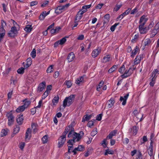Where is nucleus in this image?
Returning a JSON list of instances; mask_svg holds the SVG:
<instances>
[{
    "mask_svg": "<svg viewBox=\"0 0 159 159\" xmlns=\"http://www.w3.org/2000/svg\"><path fill=\"white\" fill-rule=\"evenodd\" d=\"M70 127H66L65 131L63 133L62 136H61L59 139V142H58V147L60 148L62 147L64 143H65L66 140V135Z\"/></svg>",
    "mask_w": 159,
    "mask_h": 159,
    "instance_id": "f257e3e1",
    "label": "nucleus"
},
{
    "mask_svg": "<svg viewBox=\"0 0 159 159\" xmlns=\"http://www.w3.org/2000/svg\"><path fill=\"white\" fill-rule=\"evenodd\" d=\"M75 98V95H71L68 97H66L63 102V107L65 108L66 106H69L72 103Z\"/></svg>",
    "mask_w": 159,
    "mask_h": 159,
    "instance_id": "f03ea898",
    "label": "nucleus"
},
{
    "mask_svg": "<svg viewBox=\"0 0 159 159\" xmlns=\"http://www.w3.org/2000/svg\"><path fill=\"white\" fill-rule=\"evenodd\" d=\"M75 98V95H71L68 97H66L63 102V107L65 108L66 106H69L72 103Z\"/></svg>",
    "mask_w": 159,
    "mask_h": 159,
    "instance_id": "7ed1b4c3",
    "label": "nucleus"
},
{
    "mask_svg": "<svg viewBox=\"0 0 159 159\" xmlns=\"http://www.w3.org/2000/svg\"><path fill=\"white\" fill-rule=\"evenodd\" d=\"M136 68V66H134L133 64L132 66L130 67L128 70L125 71L124 73L121 75L122 78H126L129 76L132 73L133 71Z\"/></svg>",
    "mask_w": 159,
    "mask_h": 159,
    "instance_id": "20e7f679",
    "label": "nucleus"
},
{
    "mask_svg": "<svg viewBox=\"0 0 159 159\" xmlns=\"http://www.w3.org/2000/svg\"><path fill=\"white\" fill-rule=\"evenodd\" d=\"M144 55L143 54H140L139 55L137 56L134 59V61L133 63L134 66L140 63L141 60L144 57Z\"/></svg>",
    "mask_w": 159,
    "mask_h": 159,
    "instance_id": "39448f33",
    "label": "nucleus"
},
{
    "mask_svg": "<svg viewBox=\"0 0 159 159\" xmlns=\"http://www.w3.org/2000/svg\"><path fill=\"white\" fill-rule=\"evenodd\" d=\"M7 116L8 120V125L10 126L12 125L14 121V117L11 112L7 114Z\"/></svg>",
    "mask_w": 159,
    "mask_h": 159,
    "instance_id": "423d86ee",
    "label": "nucleus"
},
{
    "mask_svg": "<svg viewBox=\"0 0 159 159\" xmlns=\"http://www.w3.org/2000/svg\"><path fill=\"white\" fill-rule=\"evenodd\" d=\"M18 31L15 26H13L11 28V30L8 33L9 36L14 37L17 35L18 34Z\"/></svg>",
    "mask_w": 159,
    "mask_h": 159,
    "instance_id": "0eeeda50",
    "label": "nucleus"
},
{
    "mask_svg": "<svg viewBox=\"0 0 159 159\" xmlns=\"http://www.w3.org/2000/svg\"><path fill=\"white\" fill-rule=\"evenodd\" d=\"M80 134H82V135L84 134L83 132L81 131L80 132V134L75 133V134L74 136H73V139H71V140H73V142L75 143V142L78 141L81 138L82 136L80 135Z\"/></svg>",
    "mask_w": 159,
    "mask_h": 159,
    "instance_id": "6e6552de",
    "label": "nucleus"
},
{
    "mask_svg": "<svg viewBox=\"0 0 159 159\" xmlns=\"http://www.w3.org/2000/svg\"><path fill=\"white\" fill-rule=\"evenodd\" d=\"M139 32L142 34H146L148 31L147 27H145L144 25H139Z\"/></svg>",
    "mask_w": 159,
    "mask_h": 159,
    "instance_id": "1a4fd4ad",
    "label": "nucleus"
},
{
    "mask_svg": "<svg viewBox=\"0 0 159 159\" xmlns=\"http://www.w3.org/2000/svg\"><path fill=\"white\" fill-rule=\"evenodd\" d=\"M6 25V22L3 20H1V25L0 28V35H5V31L4 27Z\"/></svg>",
    "mask_w": 159,
    "mask_h": 159,
    "instance_id": "9d476101",
    "label": "nucleus"
},
{
    "mask_svg": "<svg viewBox=\"0 0 159 159\" xmlns=\"http://www.w3.org/2000/svg\"><path fill=\"white\" fill-rule=\"evenodd\" d=\"M148 18L145 15L142 16L140 18L139 21V25H144L148 20Z\"/></svg>",
    "mask_w": 159,
    "mask_h": 159,
    "instance_id": "9b49d317",
    "label": "nucleus"
},
{
    "mask_svg": "<svg viewBox=\"0 0 159 159\" xmlns=\"http://www.w3.org/2000/svg\"><path fill=\"white\" fill-rule=\"evenodd\" d=\"M140 49L137 46L135 47L134 49L132 50L131 53L130 57H131L134 58L135 56L139 52Z\"/></svg>",
    "mask_w": 159,
    "mask_h": 159,
    "instance_id": "f8f14e48",
    "label": "nucleus"
},
{
    "mask_svg": "<svg viewBox=\"0 0 159 159\" xmlns=\"http://www.w3.org/2000/svg\"><path fill=\"white\" fill-rule=\"evenodd\" d=\"M46 83L45 82H43L40 84L38 88V92H40L42 91L44 89Z\"/></svg>",
    "mask_w": 159,
    "mask_h": 159,
    "instance_id": "ddd939ff",
    "label": "nucleus"
},
{
    "mask_svg": "<svg viewBox=\"0 0 159 159\" xmlns=\"http://www.w3.org/2000/svg\"><path fill=\"white\" fill-rule=\"evenodd\" d=\"M66 41L65 37L62 38L61 40L57 41L54 44V46L57 47L59 45H62Z\"/></svg>",
    "mask_w": 159,
    "mask_h": 159,
    "instance_id": "4468645a",
    "label": "nucleus"
},
{
    "mask_svg": "<svg viewBox=\"0 0 159 159\" xmlns=\"http://www.w3.org/2000/svg\"><path fill=\"white\" fill-rule=\"evenodd\" d=\"M83 15L82 12H81L80 11L78 12L75 18V23H78L80 21L82 18Z\"/></svg>",
    "mask_w": 159,
    "mask_h": 159,
    "instance_id": "2eb2a0df",
    "label": "nucleus"
},
{
    "mask_svg": "<svg viewBox=\"0 0 159 159\" xmlns=\"http://www.w3.org/2000/svg\"><path fill=\"white\" fill-rule=\"evenodd\" d=\"M129 96V94L128 93L125 95L124 97L121 96L120 98V100L121 101H123L122 104L123 105H125L126 103V100Z\"/></svg>",
    "mask_w": 159,
    "mask_h": 159,
    "instance_id": "dca6fc26",
    "label": "nucleus"
},
{
    "mask_svg": "<svg viewBox=\"0 0 159 159\" xmlns=\"http://www.w3.org/2000/svg\"><path fill=\"white\" fill-rule=\"evenodd\" d=\"M84 147L81 145H80L76 148H75L73 151L72 152L74 153V154L75 155L76 153V152L78 151H82L83 150Z\"/></svg>",
    "mask_w": 159,
    "mask_h": 159,
    "instance_id": "f3484780",
    "label": "nucleus"
},
{
    "mask_svg": "<svg viewBox=\"0 0 159 159\" xmlns=\"http://www.w3.org/2000/svg\"><path fill=\"white\" fill-rule=\"evenodd\" d=\"M100 52L101 49L100 48L95 49L93 51L92 53V55L93 57L95 58L98 55Z\"/></svg>",
    "mask_w": 159,
    "mask_h": 159,
    "instance_id": "a211bd4d",
    "label": "nucleus"
},
{
    "mask_svg": "<svg viewBox=\"0 0 159 159\" xmlns=\"http://www.w3.org/2000/svg\"><path fill=\"white\" fill-rule=\"evenodd\" d=\"M91 6V4L84 6L82 7V9L79 11L81 12H82V14L86 12L87 11V9L89 8Z\"/></svg>",
    "mask_w": 159,
    "mask_h": 159,
    "instance_id": "6ab92c4d",
    "label": "nucleus"
},
{
    "mask_svg": "<svg viewBox=\"0 0 159 159\" xmlns=\"http://www.w3.org/2000/svg\"><path fill=\"white\" fill-rule=\"evenodd\" d=\"M75 58V56L72 52H70L68 56L67 59L68 62H71L73 61Z\"/></svg>",
    "mask_w": 159,
    "mask_h": 159,
    "instance_id": "aec40b11",
    "label": "nucleus"
},
{
    "mask_svg": "<svg viewBox=\"0 0 159 159\" xmlns=\"http://www.w3.org/2000/svg\"><path fill=\"white\" fill-rule=\"evenodd\" d=\"M111 59L110 55H106L103 57L102 61L104 63H106L110 61Z\"/></svg>",
    "mask_w": 159,
    "mask_h": 159,
    "instance_id": "412c9836",
    "label": "nucleus"
},
{
    "mask_svg": "<svg viewBox=\"0 0 159 159\" xmlns=\"http://www.w3.org/2000/svg\"><path fill=\"white\" fill-rule=\"evenodd\" d=\"M31 129L28 128L25 133V139L26 140H29L31 137Z\"/></svg>",
    "mask_w": 159,
    "mask_h": 159,
    "instance_id": "4be33fe9",
    "label": "nucleus"
},
{
    "mask_svg": "<svg viewBox=\"0 0 159 159\" xmlns=\"http://www.w3.org/2000/svg\"><path fill=\"white\" fill-rule=\"evenodd\" d=\"M117 130H115L111 132L106 138L107 139H111L112 137L115 136L117 133Z\"/></svg>",
    "mask_w": 159,
    "mask_h": 159,
    "instance_id": "5701e85b",
    "label": "nucleus"
},
{
    "mask_svg": "<svg viewBox=\"0 0 159 159\" xmlns=\"http://www.w3.org/2000/svg\"><path fill=\"white\" fill-rule=\"evenodd\" d=\"M115 103V101L114 98H111V99L109 100L108 101V108H110L112 107Z\"/></svg>",
    "mask_w": 159,
    "mask_h": 159,
    "instance_id": "b1692460",
    "label": "nucleus"
},
{
    "mask_svg": "<svg viewBox=\"0 0 159 159\" xmlns=\"http://www.w3.org/2000/svg\"><path fill=\"white\" fill-rule=\"evenodd\" d=\"M32 60L30 57L28 58L26 60V64L24 66V67L27 68L30 66L32 64Z\"/></svg>",
    "mask_w": 159,
    "mask_h": 159,
    "instance_id": "393cba45",
    "label": "nucleus"
},
{
    "mask_svg": "<svg viewBox=\"0 0 159 159\" xmlns=\"http://www.w3.org/2000/svg\"><path fill=\"white\" fill-rule=\"evenodd\" d=\"M17 83V79L12 76L10 79V84L13 87H15Z\"/></svg>",
    "mask_w": 159,
    "mask_h": 159,
    "instance_id": "a878e982",
    "label": "nucleus"
},
{
    "mask_svg": "<svg viewBox=\"0 0 159 159\" xmlns=\"http://www.w3.org/2000/svg\"><path fill=\"white\" fill-rule=\"evenodd\" d=\"M84 82V78L83 76H81L78 78L75 81V83L78 84H82Z\"/></svg>",
    "mask_w": 159,
    "mask_h": 159,
    "instance_id": "bb28decb",
    "label": "nucleus"
},
{
    "mask_svg": "<svg viewBox=\"0 0 159 159\" xmlns=\"http://www.w3.org/2000/svg\"><path fill=\"white\" fill-rule=\"evenodd\" d=\"M23 117L22 115H20L17 117L16 121L19 125L21 124L23 122Z\"/></svg>",
    "mask_w": 159,
    "mask_h": 159,
    "instance_id": "cd10ccee",
    "label": "nucleus"
},
{
    "mask_svg": "<svg viewBox=\"0 0 159 159\" xmlns=\"http://www.w3.org/2000/svg\"><path fill=\"white\" fill-rule=\"evenodd\" d=\"M59 96L57 95L55 96L52 100V103L54 105H56L58 102L59 100Z\"/></svg>",
    "mask_w": 159,
    "mask_h": 159,
    "instance_id": "c85d7f7f",
    "label": "nucleus"
},
{
    "mask_svg": "<svg viewBox=\"0 0 159 159\" xmlns=\"http://www.w3.org/2000/svg\"><path fill=\"white\" fill-rule=\"evenodd\" d=\"M23 102H24V104L23 105L25 108H27L31 104V101L26 99L23 100Z\"/></svg>",
    "mask_w": 159,
    "mask_h": 159,
    "instance_id": "c756f323",
    "label": "nucleus"
},
{
    "mask_svg": "<svg viewBox=\"0 0 159 159\" xmlns=\"http://www.w3.org/2000/svg\"><path fill=\"white\" fill-rule=\"evenodd\" d=\"M148 153L150 156H153V147L152 145H150L148 149Z\"/></svg>",
    "mask_w": 159,
    "mask_h": 159,
    "instance_id": "7c9ffc66",
    "label": "nucleus"
},
{
    "mask_svg": "<svg viewBox=\"0 0 159 159\" xmlns=\"http://www.w3.org/2000/svg\"><path fill=\"white\" fill-rule=\"evenodd\" d=\"M32 28L31 25H27L24 28V30L27 32L29 33L32 30Z\"/></svg>",
    "mask_w": 159,
    "mask_h": 159,
    "instance_id": "2f4dec72",
    "label": "nucleus"
},
{
    "mask_svg": "<svg viewBox=\"0 0 159 159\" xmlns=\"http://www.w3.org/2000/svg\"><path fill=\"white\" fill-rule=\"evenodd\" d=\"M104 84V82L103 80L101 81L99 84L97 85L96 88V90L98 91H100L101 88L103 86Z\"/></svg>",
    "mask_w": 159,
    "mask_h": 159,
    "instance_id": "473e14b6",
    "label": "nucleus"
},
{
    "mask_svg": "<svg viewBox=\"0 0 159 159\" xmlns=\"http://www.w3.org/2000/svg\"><path fill=\"white\" fill-rule=\"evenodd\" d=\"M92 117V115H85L84 116L82 119V122H84L90 120Z\"/></svg>",
    "mask_w": 159,
    "mask_h": 159,
    "instance_id": "72a5a7b5",
    "label": "nucleus"
},
{
    "mask_svg": "<svg viewBox=\"0 0 159 159\" xmlns=\"http://www.w3.org/2000/svg\"><path fill=\"white\" fill-rule=\"evenodd\" d=\"M46 16V11H44L42 12V13L40 14L39 17V19L40 20H43Z\"/></svg>",
    "mask_w": 159,
    "mask_h": 159,
    "instance_id": "f704fd0d",
    "label": "nucleus"
},
{
    "mask_svg": "<svg viewBox=\"0 0 159 159\" xmlns=\"http://www.w3.org/2000/svg\"><path fill=\"white\" fill-rule=\"evenodd\" d=\"M8 129H2L1 133L0 135L1 137H3L6 135L7 134Z\"/></svg>",
    "mask_w": 159,
    "mask_h": 159,
    "instance_id": "c9c22d12",
    "label": "nucleus"
},
{
    "mask_svg": "<svg viewBox=\"0 0 159 159\" xmlns=\"http://www.w3.org/2000/svg\"><path fill=\"white\" fill-rule=\"evenodd\" d=\"M143 115L142 114L138 113L137 115H136V118H137V120L140 121L142 120L144 118H143Z\"/></svg>",
    "mask_w": 159,
    "mask_h": 159,
    "instance_id": "e433bc0d",
    "label": "nucleus"
},
{
    "mask_svg": "<svg viewBox=\"0 0 159 159\" xmlns=\"http://www.w3.org/2000/svg\"><path fill=\"white\" fill-rule=\"evenodd\" d=\"M25 108L23 106H20L19 107H18L16 110V111L17 112H20L24 111Z\"/></svg>",
    "mask_w": 159,
    "mask_h": 159,
    "instance_id": "4c0bfd02",
    "label": "nucleus"
},
{
    "mask_svg": "<svg viewBox=\"0 0 159 159\" xmlns=\"http://www.w3.org/2000/svg\"><path fill=\"white\" fill-rule=\"evenodd\" d=\"M64 84H65L67 88H70L72 86L71 82L70 80H66L64 83Z\"/></svg>",
    "mask_w": 159,
    "mask_h": 159,
    "instance_id": "58836bf2",
    "label": "nucleus"
},
{
    "mask_svg": "<svg viewBox=\"0 0 159 159\" xmlns=\"http://www.w3.org/2000/svg\"><path fill=\"white\" fill-rule=\"evenodd\" d=\"M118 68L117 65H114L112 66L108 70V72L110 73H111L114 71Z\"/></svg>",
    "mask_w": 159,
    "mask_h": 159,
    "instance_id": "ea45409f",
    "label": "nucleus"
},
{
    "mask_svg": "<svg viewBox=\"0 0 159 159\" xmlns=\"http://www.w3.org/2000/svg\"><path fill=\"white\" fill-rule=\"evenodd\" d=\"M158 31L154 29L151 30V37H153L157 33Z\"/></svg>",
    "mask_w": 159,
    "mask_h": 159,
    "instance_id": "a19ab883",
    "label": "nucleus"
},
{
    "mask_svg": "<svg viewBox=\"0 0 159 159\" xmlns=\"http://www.w3.org/2000/svg\"><path fill=\"white\" fill-rule=\"evenodd\" d=\"M67 143H68L67 145L68 147V148H69L70 149L72 148H73V144L74 143V142H73V140H70L68 141Z\"/></svg>",
    "mask_w": 159,
    "mask_h": 159,
    "instance_id": "79ce46f5",
    "label": "nucleus"
},
{
    "mask_svg": "<svg viewBox=\"0 0 159 159\" xmlns=\"http://www.w3.org/2000/svg\"><path fill=\"white\" fill-rule=\"evenodd\" d=\"M151 43V40L149 39H145L144 41V45L145 46H148Z\"/></svg>",
    "mask_w": 159,
    "mask_h": 159,
    "instance_id": "37998d69",
    "label": "nucleus"
},
{
    "mask_svg": "<svg viewBox=\"0 0 159 159\" xmlns=\"http://www.w3.org/2000/svg\"><path fill=\"white\" fill-rule=\"evenodd\" d=\"M157 73L159 74V65L158 66L157 69H155L152 73V76L155 77Z\"/></svg>",
    "mask_w": 159,
    "mask_h": 159,
    "instance_id": "c03bdc74",
    "label": "nucleus"
},
{
    "mask_svg": "<svg viewBox=\"0 0 159 159\" xmlns=\"http://www.w3.org/2000/svg\"><path fill=\"white\" fill-rule=\"evenodd\" d=\"M122 6V4L121 3H120L119 4H117L115 7L114 8V11H117Z\"/></svg>",
    "mask_w": 159,
    "mask_h": 159,
    "instance_id": "a18cd8bd",
    "label": "nucleus"
},
{
    "mask_svg": "<svg viewBox=\"0 0 159 159\" xmlns=\"http://www.w3.org/2000/svg\"><path fill=\"white\" fill-rule=\"evenodd\" d=\"M48 140V136L47 135L44 136L42 139V141L44 144L46 143Z\"/></svg>",
    "mask_w": 159,
    "mask_h": 159,
    "instance_id": "49530a36",
    "label": "nucleus"
},
{
    "mask_svg": "<svg viewBox=\"0 0 159 159\" xmlns=\"http://www.w3.org/2000/svg\"><path fill=\"white\" fill-rule=\"evenodd\" d=\"M98 133V130L97 128L93 129L91 133V135L92 136H94Z\"/></svg>",
    "mask_w": 159,
    "mask_h": 159,
    "instance_id": "de8ad7c7",
    "label": "nucleus"
},
{
    "mask_svg": "<svg viewBox=\"0 0 159 159\" xmlns=\"http://www.w3.org/2000/svg\"><path fill=\"white\" fill-rule=\"evenodd\" d=\"M114 153V152L112 150H110L109 149H107L105 150V155H107L108 154H113Z\"/></svg>",
    "mask_w": 159,
    "mask_h": 159,
    "instance_id": "09e8293b",
    "label": "nucleus"
},
{
    "mask_svg": "<svg viewBox=\"0 0 159 159\" xmlns=\"http://www.w3.org/2000/svg\"><path fill=\"white\" fill-rule=\"evenodd\" d=\"M25 69L23 67H21L17 70V72L18 74H22L24 72Z\"/></svg>",
    "mask_w": 159,
    "mask_h": 159,
    "instance_id": "8fccbe9b",
    "label": "nucleus"
},
{
    "mask_svg": "<svg viewBox=\"0 0 159 159\" xmlns=\"http://www.w3.org/2000/svg\"><path fill=\"white\" fill-rule=\"evenodd\" d=\"M37 126V124H35L34 123H32L31 125V127L33 129L34 131V133H35L37 131V129H36V127Z\"/></svg>",
    "mask_w": 159,
    "mask_h": 159,
    "instance_id": "3c124183",
    "label": "nucleus"
},
{
    "mask_svg": "<svg viewBox=\"0 0 159 159\" xmlns=\"http://www.w3.org/2000/svg\"><path fill=\"white\" fill-rule=\"evenodd\" d=\"M125 66L123 65L119 69V71L121 74L124 73L125 71Z\"/></svg>",
    "mask_w": 159,
    "mask_h": 159,
    "instance_id": "603ef678",
    "label": "nucleus"
},
{
    "mask_svg": "<svg viewBox=\"0 0 159 159\" xmlns=\"http://www.w3.org/2000/svg\"><path fill=\"white\" fill-rule=\"evenodd\" d=\"M119 24V23H115L113 25H112L110 28V30L112 32L114 31L117 25Z\"/></svg>",
    "mask_w": 159,
    "mask_h": 159,
    "instance_id": "864d4df0",
    "label": "nucleus"
},
{
    "mask_svg": "<svg viewBox=\"0 0 159 159\" xmlns=\"http://www.w3.org/2000/svg\"><path fill=\"white\" fill-rule=\"evenodd\" d=\"M20 129L19 126H16L14 129V133L16 134L19 131Z\"/></svg>",
    "mask_w": 159,
    "mask_h": 159,
    "instance_id": "5fc2aeb1",
    "label": "nucleus"
},
{
    "mask_svg": "<svg viewBox=\"0 0 159 159\" xmlns=\"http://www.w3.org/2000/svg\"><path fill=\"white\" fill-rule=\"evenodd\" d=\"M76 133L74 132V130H71L69 133L68 135V137L69 138L73 137L74 136L75 134Z\"/></svg>",
    "mask_w": 159,
    "mask_h": 159,
    "instance_id": "6e6d98bb",
    "label": "nucleus"
},
{
    "mask_svg": "<svg viewBox=\"0 0 159 159\" xmlns=\"http://www.w3.org/2000/svg\"><path fill=\"white\" fill-rule=\"evenodd\" d=\"M94 120H91L89 121L87 124L88 126L89 127H91L92 126L94 125Z\"/></svg>",
    "mask_w": 159,
    "mask_h": 159,
    "instance_id": "4d7b16f0",
    "label": "nucleus"
},
{
    "mask_svg": "<svg viewBox=\"0 0 159 159\" xmlns=\"http://www.w3.org/2000/svg\"><path fill=\"white\" fill-rule=\"evenodd\" d=\"M31 56L34 58L36 56V51L35 49H34L30 54Z\"/></svg>",
    "mask_w": 159,
    "mask_h": 159,
    "instance_id": "13d9d810",
    "label": "nucleus"
},
{
    "mask_svg": "<svg viewBox=\"0 0 159 159\" xmlns=\"http://www.w3.org/2000/svg\"><path fill=\"white\" fill-rule=\"evenodd\" d=\"M52 66H51L49 67L47 70V72L48 73H50L52 72Z\"/></svg>",
    "mask_w": 159,
    "mask_h": 159,
    "instance_id": "bf43d9fd",
    "label": "nucleus"
},
{
    "mask_svg": "<svg viewBox=\"0 0 159 159\" xmlns=\"http://www.w3.org/2000/svg\"><path fill=\"white\" fill-rule=\"evenodd\" d=\"M154 25V23L153 21H152L151 22V23L148 25V27H147V29H148V30L153 27Z\"/></svg>",
    "mask_w": 159,
    "mask_h": 159,
    "instance_id": "052dcab7",
    "label": "nucleus"
},
{
    "mask_svg": "<svg viewBox=\"0 0 159 159\" xmlns=\"http://www.w3.org/2000/svg\"><path fill=\"white\" fill-rule=\"evenodd\" d=\"M133 134L136 135L137 133V127L136 126H133L132 127Z\"/></svg>",
    "mask_w": 159,
    "mask_h": 159,
    "instance_id": "680f3d73",
    "label": "nucleus"
},
{
    "mask_svg": "<svg viewBox=\"0 0 159 159\" xmlns=\"http://www.w3.org/2000/svg\"><path fill=\"white\" fill-rule=\"evenodd\" d=\"M37 108V107H35L31 109V112L32 115H34L35 114L36 112V109Z\"/></svg>",
    "mask_w": 159,
    "mask_h": 159,
    "instance_id": "e2e57ef3",
    "label": "nucleus"
},
{
    "mask_svg": "<svg viewBox=\"0 0 159 159\" xmlns=\"http://www.w3.org/2000/svg\"><path fill=\"white\" fill-rule=\"evenodd\" d=\"M27 81L28 84H31L33 82L34 80L32 78L28 77L27 79Z\"/></svg>",
    "mask_w": 159,
    "mask_h": 159,
    "instance_id": "0e129e2a",
    "label": "nucleus"
},
{
    "mask_svg": "<svg viewBox=\"0 0 159 159\" xmlns=\"http://www.w3.org/2000/svg\"><path fill=\"white\" fill-rule=\"evenodd\" d=\"M102 115L101 114H100L98 115L96 117V120L98 121L101 120L102 119Z\"/></svg>",
    "mask_w": 159,
    "mask_h": 159,
    "instance_id": "69168bd1",
    "label": "nucleus"
},
{
    "mask_svg": "<svg viewBox=\"0 0 159 159\" xmlns=\"http://www.w3.org/2000/svg\"><path fill=\"white\" fill-rule=\"evenodd\" d=\"M142 158V156L141 153L140 152H139L137 155L136 158L137 159H140Z\"/></svg>",
    "mask_w": 159,
    "mask_h": 159,
    "instance_id": "338daca9",
    "label": "nucleus"
},
{
    "mask_svg": "<svg viewBox=\"0 0 159 159\" xmlns=\"http://www.w3.org/2000/svg\"><path fill=\"white\" fill-rule=\"evenodd\" d=\"M154 29L157 31H158V30L159 29V22H157L155 26H154Z\"/></svg>",
    "mask_w": 159,
    "mask_h": 159,
    "instance_id": "774afa93",
    "label": "nucleus"
}]
</instances>
